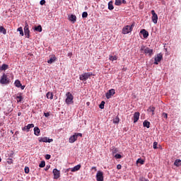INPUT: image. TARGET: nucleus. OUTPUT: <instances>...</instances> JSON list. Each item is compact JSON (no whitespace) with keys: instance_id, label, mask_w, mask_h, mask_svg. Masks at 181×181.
<instances>
[{"instance_id":"29","label":"nucleus","mask_w":181,"mask_h":181,"mask_svg":"<svg viewBox=\"0 0 181 181\" xmlns=\"http://www.w3.org/2000/svg\"><path fill=\"white\" fill-rule=\"evenodd\" d=\"M117 56H112V55H110L109 57V59L111 60L112 62H114V60H117Z\"/></svg>"},{"instance_id":"47","label":"nucleus","mask_w":181,"mask_h":181,"mask_svg":"<svg viewBox=\"0 0 181 181\" xmlns=\"http://www.w3.org/2000/svg\"><path fill=\"white\" fill-rule=\"evenodd\" d=\"M45 117H46V118H47V117H50V113L47 112V113H44Z\"/></svg>"},{"instance_id":"50","label":"nucleus","mask_w":181,"mask_h":181,"mask_svg":"<svg viewBox=\"0 0 181 181\" xmlns=\"http://www.w3.org/2000/svg\"><path fill=\"white\" fill-rule=\"evenodd\" d=\"M48 169H50V165H47L45 168V170L47 171Z\"/></svg>"},{"instance_id":"51","label":"nucleus","mask_w":181,"mask_h":181,"mask_svg":"<svg viewBox=\"0 0 181 181\" xmlns=\"http://www.w3.org/2000/svg\"><path fill=\"white\" fill-rule=\"evenodd\" d=\"M92 170H95V172H97V167H92Z\"/></svg>"},{"instance_id":"56","label":"nucleus","mask_w":181,"mask_h":181,"mask_svg":"<svg viewBox=\"0 0 181 181\" xmlns=\"http://www.w3.org/2000/svg\"><path fill=\"white\" fill-rule=\"evenodd\" d=\"M0 162H2V158H0Z\"/></svg>"},{"instance_id":"38","label":"nucleus","mask_w":181,"mask_h":181,"mask_svg":"<svg viewBox=\"0 0 181 181\" xmlns=\"http://www.w3.org/2000/svg\"><path fill=\"white\" fill-rule=\"evenodd\" d=\"M7 163L8 165H12V163H13V160L12 158H8Z\"/></svg>"},{"instance_id":"57","label":"nucleus","mask_w":181,"mask_h":181,"mask_svg":"<svg viewBox=\"0 0 181 181\" xmlns=\"http://www.w3.org/2000/svg\"><path fill=\"white\" fill-rule=\"evenodd\" d=\"M144 181H149V180L146 179V180H145Z\"/></svg>"},{"instance_id":"39","label":"nucleus","mask_w":181,"mask_h":181,"mask_svg":"<svg viewBox=\"0 0 181 181\" xmlns=\"http://www.w3.org/2000/svg\"><path fill=\"white\" fill-rule=\"evenodd\" d=\"M88 16V13L86 11H84L82 13V18H87Z\"/></svg>"},{"instance_id":"1","label":"nucleus","mask_w":181,"mask_h":181,"mask_svg":"<svg viewBox=\"0 0 181 181\" xmlns=\"http://www.w3.org/2000/svg\"><path fill=\"white\" fill-rule=\"evenodd\" d=\"M134 26H135V23H133L131 25H126L123 27L122 30V35H128V33H131Z\"/></svg>"},{"instance_id":"8","label":"nucleus","mask_w":181,"mask_h":181,"mask_svg":"<svg viewBox=\"0 0 181 181\" xmlns=\"http://www.w3.org/2000/svg\"><path fill=\"white\" fill-rule=\"evenodd\" d=\"M151 14H152V22H153L155 24L158 23V14L155 13V10L151 11Z\"/></svg>"},{"instance_id":"49","label":"nucleus","mask_w":181,"mask_h":181,"mask_svg":"<svg viewBox=\"0 0 181 181\" xmlns=\"http://www.w3.org/2000/svg\"><path fill=\"white\" fill-rule=\"evenodd\" d=\"M122 168V165H121V164H119L117 165V169H118V170H119V169H121Z\"/></svg>"},{"instance_id":"2","label":"nucleus","mask_w":181,"mask_h":181,"mask_svg":"<svg viewBox=\"0 0 181 181\" xmlns=\"http://www.w3.org/2000/svg\"><path fill=\"white\" fill-rule=\"evenodd\" d=\"M66 100H65V103L66 104H67V105H70L71 104H74V101L73 100H74V96H73V95L71 94V93L68 92L66 93Z\"/></svg>"},{"instance_id":"7","label":"nucleus","mask_w":181,"mask_h":181,"mask_svg":"<svg viewBox=\"0 0 181 181\" xmlns=\"http://www.w3.org/2000/svg\"><path fill=\"white\" fill-rule=\"evenodd\" d=\"M114 94H115V89H110L107 91V93H106L105 97L107 100H110V98H111Z\"/></svg>"},{"instance_id":"23","label":"nucleus","mask_w":181,"mask_h":181,"mask_svg":"<svg viewBox=\"0 0 181 181\" xmlns=\"http://www.w3.org/2000/svg\"><path fill=\"white\" fill-rule=\"evenodd\" d=\"M155 107L153 106H150L148 111H149L150 112H152V115H155Z\"/></svg>"},{"instance_id":"52","label":"nucleus","mask_w":181,"mask_h":181,"mask_svg":"<svg viewBox=\"0 0 181 181\" xmlns=\"http://www.w3.org/2000/svg\"><path fill=\"white\" fill-rule=\"evenodd\" d=\"M71 56H73V53L71 52L68 53V57H71Z\"/></svg>"},{"instance_id":"14","label":"nucleus","mask_w":181,"mask_h":181,"mask_svg":"<svg viewBox=\"0 0 181 181\" xmlns=\"http://www.w3.org/2000/svg\"><path fill=\"white\" fill-rule=\"evenodd\" d=\"M30 128H35V124H28L27 126H25L23 128V131H25L26 132H29V129H30Z\"/></svg>"},{"instance_id":"48","label":"nucleus","mask_w":181,"mask_h":181,"mask_svg":"<svg viewBox=\"0 0 181 181\" xmlns=\"http://www.w3.org/2000/svg\"><path fill=\"white\" fill-rule=\"evenodd\" d=\"M163 117H164V118H168V114L167 113H165V112H163Z\"/></svg>"},{"instance_id":"11","label":"nucleus","mask_w":181,"mask_h":181,"mask_svg":"<svg viewBox=\"0 0 181 181\" xmlns=\"http://www.w3.org/2000/svg\"><path fill=\"white\" fill-rule=\"evenodd\" d=\"M39 142H48L50 144V142H53V139H49L47 137H41L39 139Z\"/></svg>"},{"instance_id":"53","label":"nucleus","mask_w":181,"mask_h":181,"mask_svg":"<svg viewBox=\"0 0 181 181\" xmlns=\"http://www.w3.org/2000/svg\"><path fill=\"white\" fill-rule=\"evenodd\" d=\"M20 88H21V90H25V86L21 85V86H20Z\"/></svg>"},{"instance_id":"12","label":"nucleus","mask_w":181,"mask_h":181,"mask_svg":"<svg viewBox=\"0 0 181 181\" xmlns=\"http://www.w3.org/2000/svg\"><path fill=\"white\" fill-rule=\"evenodd\" d=\"M54 179H59L60 177V171L56 168L53 170Z\"/></svg>"},{"instance_id":"27","label":"nucleus","mask_w":181,"mask_h":181,"mask_svg":"<svg viewBox=\"0 0 181 181\" xmlns=\"http://www.w3.org/2000/svg\"><path fill=\"white\" fill-rule=\"evenodd\" d=\"M0 33H3V35H6V29H5L4 26H0Z\"/></svg>"},{"instance_id":"45","label":"nucleus","mask_w":181,"mask_h":181,"mask_svg":"<svg viewBox=\"0 0 181 181\" xmlns=\"http://www.w3.org/2000/svg\"><path fill=\"white\" fill-rule=\"evenodd\" d=\"M50 158H52V156H50V154H47V155L45 156V159H47V160H48L49 159H50Z\"/></svg>"},{"instance_id":"54","label":"nucleus","mask_w":181,"mask_h":181,"mask_svg":"<svg viewBox=\"0 0 181 181\" xmlns=\"http://www.w3.org/2000/svg\"><path fill=\"white\" fill-rule=\"evenodd\" d=\"M122 4H127V1L122 0Z\"/></svg>"},{"instance_id":"18","label":"nucleus","mask_w":181,"mask_h":181,"mask_svg":"<svg viewBox=\"0 0 181 181\" xmlns=\"http://www.w3.org/2000/svg\"><path fill=\"white\" fill-rule=\"evenodd\" d=\"M34 134L36 136H39L40 135V129L37 127H34Z\"/></svg>"},{"instance_id":"17","label":"nucleus","mask_w":181,"mask_h":181,"mask_svg":"<svg viewBox=\"0 0 181 181\" xmlns=\"http://www.w3.org/2000/svg\"><path fill=\"white\" fill-rule=\"evenodd\" d=\"M76 141H77V136L76 135V134L74 135L71 136L69 139V142L70 144H74V142H76Z\"/></svg>"},{"instance_id":"55","label":"nucleus","mask_w":181,"mask_h":181,"mask_svg":"<svg viewBox=\"0 0 181 181\" xmlns=\"http://www.w3.org/2000/svg\"><path fill=\"white\" fill-rule=\"evenodd\" d=\"M18 117H21V115H22V113L21 112H18Z\"/></svg>"},{"instance_id":"15","label":"nucleus","mask_w":181,"mask_h":181,"mask_svg":"<svg viewBox=\"0 0 181 181\" xmlns=\"http://www.w3.org/2000/svg\"><path fill=\"white\" fill-rule=\"evenodd\" d=\"M69 21H70V22H72V23H76V21H77V17L76 16V15L71 14L69 16Z\"/></svg>"},{"instance_id":"16","label":"nucleus","mask_w":181,"mask_h":181,"mask_svg":"<svg viewBox=\"0 0 181 181\" xmlns=\"http://www.w3.org/2000/svg\"><path fill=\"white\" fill-rule=\"evenodd\" d=\"M140 33H141V35H143V37H144V39H146L148 37V36H149V33H148V31H146V30L143 29L140 31Z\"/></svg>"},{"instance_id":"30","label":"nucleus","mask_w":181,"mask_h":181,"mask_svg":"<svg viewBox=\"0 0 181 181\" xmlns=\"http://www.w3.org/2000/svg\"><path fill=\"white\" fill-rule=\"evenodd\" d=\"M35 30H36L37 32H42V25H38V26L35 27Z\"/></svg>"},{"instance_id":"37","label":"nucleus","mask_w":181,"mask_h":181,"mask_svg":"<svg viewBox=\"0 0 181 181\" xmlns=\"http://www.w3.org/2000/svg\"><path fill=\"white\" fill-rule=\"evenodd\" d=\"M18 31L20 32L21 36H23V29H22V27L18 28Z\"/></svg>"},{"instance_id":"31","label":"nucleus","mask_w":181,"mask_h":181,"mask_svg":"<svg viewBox=\"0 0 181 181\" xmlns=\"http://www.w3.org/2000/svg\"><path fill=\"white\" fill-rule=\"evenodd\" d=\"M8 66L6 64H4L1 66V70H8Z\"/></svg>"},{"instance_id":"36","label":"nucleus","mask_w":181,"mask_h":181,"mask_svg":"<svg viewBox=\"0 0 181 181\" xmlns=\"http://www.w3.org/2000/svg\"><path fill=\"white\" fill-rule=\"evenodd\" d=\"M119 122V117H117L113 119V124H118Z\"/></svg>"},{"instance_id":"43","label":"nucleus","mask_w":181,"mask_h":181,"mask_svg":"<svg viewBox=\"0 0 181 181\" xmlns=\"http://www.w3.org/2000/svg\"><path fill=\"white\" fill-rule=\"evenodd\" d=\"M24 170H25V173L28 174L29 173L30 170L29 169V167H25Z\"/></svg>"},{"instance_id":"21","label":"nucleus","mask_w":181,"mask_h":181,"mask_svg":"<svg viewBox=\"0 0 181 181\" xmlns=\"http://www.w3.org/2000/svg\"><path fill=\"white\" fill-rule=\"evenodd\" d=\"M17 103H22V100H23V97H22V93H20L19 95L16 97Z\"/></svg>"},{"instance_id":"26","label":"nucleus","mask_w":181,"mask_h":181,"mask_svg":"<svg viewBox=\"0 0 181 181\" xmlns=\"http://www.w3.org/2000/svg\"><path fill=\"white\" fill-rule=\"evenodd\" d=\"M53 93L52 92H48L47 93V98L49 99V100H53Z\"/></svg>"},{"instance_id":"33","label":"nucleus","mask_w":181,"mask_h":181,"mask_svg":"<svg viewBox=\"0 0 181 181\" xmlns=\"http://www.w3.org/2000/svg\"><path fill=\"white\" fill-rule=\"evenodd\" d=\"M122 4V1L121 0H115V4L117 6H119Z\"/></svg>"},{"instance_id":"13","label":"nucleus","mask_w":181,"mask_h":181,"mask_svg":"<svg viewBox=\"0 0 181 181\" xmlns=\"http://www.w3.org/2000/svg\"><path fill=\"white\" fill-rule=\"evenodd\" d=\"M141 115V114L139 113V112H136L134 114L133 116V119H134V123L135 124L136 122H138V120L139 119V116Z\"/></svg>"},{"instance_id":"42","label":"nucleus","mask_w":181,"mask_h":181,"mask_svg":"<svg viewBox=\"0 0 181 181\" xmlns=\"http://www.w3.org/2000/svg\"><path fill=\"white\" fill-rule=\"evenodd\" d=\"M115 158L116 159H121V158H122V156H121V154L117 153V154H115Z\"/></svg>"},{"instance_id":"24","label":"nucleus","mask_w":181,"mask_h":181,"mask_svg":"<svg viewBox=\"0 0 181 181\" xmlns=\"http://www.w3.org/2000/svg\"><path fill=\"white\" fill-rule=\"evenodd\" d=\"M174 165L175 166H177V167L181 166V160L180 159L175 160V161L174 162Z\"/></svg>"},{"instance_id":"20","label":"nucleus","mask_w":181,"mask_h":181,"mask_svg":"<svg viewBox=\"0 0 181 181\" xmlns=\"http://www.w3.org/2000/svg\"><path fill=\"white\" fill-rule=\"evenodd\" d=\"M57 59L56 56L53 55V57L47 61V63H49V64H52V63H54V61L57 60Z\"/></svg>"},{"instance_id":"6","label":"nucleus","mask_w":181,"mask_h":181,"mask_svg":"<svg viewBox=\"0 0 181 181\" xmlns=\"http://www.w3.org/2000/svg\"><path fill=\"white\" fill-rule=\"evenodd\" d=\"M97 181H104V173L103 171L98 170L96 174Z\"/></svg>"},{"instance_id":"46","label":"nucleus","mask_w":181,"mask_h":181,"mask_svg":"<svg viewBox=\"0 0 181 181\" xmlns=\"http://www.w3.org/2000/svg\"><path fill=\"white\" fill-rule=\"evenodd\" d=\"M40 4V5H45V4H46V1L45 0H41Z\"/></svg>"},{"instance_id":"9","label":"nucleus","mask_w":181,"mask_h":181,"mask_svg":"<svg viewBox=\"0 0 181 181\" xmlns=\"http://www.w3.org/2000/svg\"><path fill=\"white\" fill-rule=\"evenodd\" d=\"M162 59H163V56L162 55V54H157V56L155 57L154 59V64H159V62L162 60Z\"/></svg>"},{"instance_id":"4","label":"nucleus","mask_w":181,"mask_h":181,"mask_svg":"<svg viewBox=\"0 0 181 181\" xmlns=\"http://www.w3.org/2000/svg\"><path fill=\"white\" fill-rule=\"evenodd\" d=\"M91 76H93V73L90 72L82 74L79 76V80L81 81H86V80H88Z\"/></svg>"},{"instance_id":"32","label":"nucleus","mask_w":181,"mask_h":181,"mask_svg":"<svg viewBox=\"0 0 181 181\" xmlns=\"http://www.w3.org/2000/svg\"><path fill=\"white\" fill-rule=\"evenodd\" d=\"M45 166H46V162H45V160L41 161L39 164V168H45Z\"/></svg>"},{"instance_id":"5","label":"nucleus","mask_w":181,"mask_h":181,"mask_svg":"<svg viewBox=\"0 0 181 181\" xmlns=\"http://www.w3.org/2000/svg\"><path fill=\"white\" fill-rule=\"evenodd\" d=\"M11 83V81L9 80V78H8V75H6L4 74L0 79V84H9Z\"/></svg>"},{"instance_id":"28","label":"nucleus","mask_w":181,"mask_h":181,"mask_svg":"<svg viewBox=\"0 0 181 181\" xmlns=\"http://www.w3.org/2000/svg\"><path fill=\"white\" fill-rule=\"evenodd\" d=\"M108 9L110 11H112V9H114V6L112 5V1H110L108 3Z\"/></svg>"},{"instance_id":"3","label":"nucleus","mask_w":181,"mask_h":181,"mask_svg":"<svg viewBox=\"0 0 181 181\" xmlns=\"http://www.w3.org/2000/svg\"><path fill=\"white\" fill-rule=\"evenodd\" d=\"M140 51L144 52L145 54H148L149 57H152V54H153V49L144 45L141 47Z\"/></svg>"},{"instance_id":"25","label":"nucleus","mask_w":181,"mask_h":181,"mask_svg":"<svg viewBox=\"0 0 181 181\" xmlns=\"http://www.w3.org/2000/svg\"><path fill=\"white\" fill-rule=\"evenodd\" d=\"M143 125H144V127H145L146 128H149V127H150V125H151V122H148L147 120H145V121L143 122Z\"/></svg>"},{"instance_id":"19","label":"nucleus","mask_w":181,"mask_h":181,"mask_svg":"<svg viewBox=\"0 0 181 181\" xmlns=\"http://www.w3.org/2000/svg\"><path fill=\"white\" fill-rule=\"evenodd\" d=\"M81 168V165H77L74 166L73 168H71V172H77V170H80V168Z\"/></svg>"},{"instance_id":"41","label":"nucleus","mask_w":181,"mask_h":181,"mask_svg":"<svg viewBox=\"0 0 181 181\" xmlns=\"http://www.w3.org/2000/svg\"><path fill=\"white\" fill-rule=\"evenodd\" d=\"M112 152L113 154L117 153L118 152V150L117 149V148L112 147Z\"/></svg>"},{"instance_id":"35","label":"nucleus","mask_w":181,"mask_h":181,"mask_svg":"<svg viewBox=\"0 0 181 181\" xmlns=\"http://www.w3.org/2000/svg\"><path fill=\"white\" fill-rule=\"evenodd\" d=\"M136 163H140L141 165H144V163H145V161L144 160H142L141 158H139L136 160Z\"/></svg>"},{"instance_id":"22","label":"nucleus","mask_w":181,"mask_h":181,"mask_svg":"<svg viewBox=\"0 0 181 181\" xmlns=\"http://www.w3.org/2000/svg\"><path fill=\"white\" fill-rule=\"evenodd\" d=\"M16 87H18V88H20V87H22V83H21V81L16 80L14 83Z\"/></svg>"},{"instance_id":"44","label":"nucleus","mask_w":181,"mask_h":181,"mask_svg":"<svg viewBox=\"0 0 181 181\" xmlns=\"http://www.w3.org/2000/svg\"><path fill=\"white\" fill-rule=\"evenodd\" d=\"M75 135L76 136V138H78V136H83V134L81 133H75Z\"/></svg>"},{"instance_id":"10","label":"nucleus","mask_w":181,"mask_h":181,"mask_svg":"<svg viewBox=\"0 0 181 181\" xmlns=\"http://www.w3.org/2000/svg\"><path fill=\"white\" fill-rule=\"evenodd\" d=\"M24 33H25V35L26 36V37H28V39H29V37H30V31L29 30V25H26L25 27H24Z\"/></svg>"},{"instance_id":"34","label":"nucleus","mask_w":181,"mask_h":181,"mask_svg":"<svg viewBox=\"0 0 181 181\" xmlns=\"http://www.w3.org/2000/svg\"><path fill=\"white\" fill-rule=\"evenodd\" d=\"M104 105H105V102L102 101L99 105V108H100V110H104Z\"/></svg>"},{"instance_id":"40","label":"nucleus","mask_w":181,"mask_h":181,"mask_svg":"<svg viewBox=\"0 0 181 181\" xmlns=\"http://www.w3.org/2000/svg\"><path fill=\"white\" fill-rule=\"evenodd\" d=\"M153 149H158V142L155 141L153 144Z\"/></svg>"}]
</instances>
